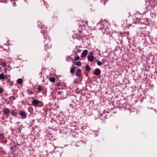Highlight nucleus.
<instances>
[{
    "mask_svg": "<svg viewBox=\"0 0 157 157\" xmlns=\"http://www.w3.org/2000/svg\"><path fill=\"white\" fill-rule=\"evenodd\" d=\"M18 114L20 115L22 119H25L27 117V113L24 110H21L19 112Z\"/></svg>",
    "mask_w": 157,
    "mask_h": 157,
    "instance_id": "f257e3e1",
    "label": "nucleus"
},
{
    "mask_svg": "<svg viewBox=\"0 0 157 157\" xmlns=\"http://www.w3.org/2000/svg\"><path fill=\"white\" fill-rule=\"evenodd\" d=\"M155 6V5L152 4L151 2H149L148 5H147L146 8L148 11H151L153 9Z\"/></svg>",
    "mask_w": 157,
    "mask_h": 157,
    "instance_id": "f03ea898",
    "label": "nucleus"
},
{
    "mask_svg": "<svg viewBox=\"0 0 157 157\" xmlns=\"http://www.w3.org/2000/svg\"><path fill=\"white\" fill-rule=\"evenodd\" d=\"M93 55V53L91 52L90 53V55L87 56V59L90 62H92L94 60V58Z\"/></svg>",
    "mask_w": 157,
    "mask_h": 157,
    "instance_id": "7ed1b4c3",
    "label": "nucleus"
},
{
    "mask_svg": "<svg viewBox=\"0 0 157 157\" xmlns=\"http://www.w3.org/2000/svg\"><path fill=\"white\" fill-rule=\"evenodd\" d=\"M41 102L40 101L36 99H33L32 101V103L34 105V106L36 107L37 106V105L40 103Z\"/></svg>",
    "mask_w": 157,
    "mask_h": 157,
    "instance_id": "20e7f679",
    "label": "nucleus"
},
{
    "mask_svg": "<svg viewBox=\"0 0 157 157\" xmlns=\"http://www.w3.org/2000/svg\"><path fill=\"white\" fill-rule=\"evenodd\" d=\"M101 73V71L99 68H96L94 72V74L96 75H99Z\"/></svg>",
    "mask_w": 157,
    "mask_h": 157,
    "instance_id": "39448f33",
    "label": "nucleus"
},
{
    "mask_svg": "<svg viewBox=\"0 0 157 157\" xmlns=\"http://www.w3.org/2000/svg\"><path fill=\"white\" fill-rule=\"evenodd\" d=\"M81 70L80 69H78L76 71L75 75L76 76L80 77L81 76Z\"/></svg>",
    "mask_w": 157,
    "mask_h": 157,
    "instance_id": "423d86ee",
    "label": "nucleus"
},
{
    "mask_svg": "<svg viewBox=\"0 0 157 157\" xmlns=\"http://www.w3.org/2000/svg\"><path fill=\"white\" fill-rule=\"evenodd\" d=\"M4 114L8 115L10 113V110L8 108H6L3 110Z\"/></svg>",
    "mask_w": 157,
    "mask_h": 157,
    "instance_id": "0eeeda50",
    "label": "nucleus"
},
{
    "mask_svg": "<svg viewBox=\"0 0 157 157\" xmlns=\"http://www.w3.org/2000/svg\"><path fill=\"white\" fill-rule=\"evenodd\" d=\"M87 51L85 50L83 51L81 54V56L82 57H84L87 55Z\"/></svg>",
    "mask_w": 157,
    "mask_h": 157,
    "instance_id": "6e6552de",
    "label": "nucleus"
},
{
    "mask_svg": "<svg viewBox=\"0 0 157 157\" xmlns=\"http://www.w3.org/2000/svg\"><path fill=\"white\" fill-rule=\"evenodd\" d=\"M7 79V77H5V75L3 73L0 74V80L6 79Z\"/></svg>",
    "mask_w": 157,
    "mask_h": 157,
    "instance_id": "1a4fd4ad",
    "label": "nucleus"
},
{
    "mask_svg": "<svg viewBox=\"0 0 157 157\" xmlns=\"http://www.w3.org/2000/svg\"><path fill=\"white\" fill-rule=\"evenodd\" d=\"M48 42V44H46L45 45V47H47L48 48H50L51 47L52 44L50 41L49 40H47Z\"/></svg>",
    "mask_w": 157,
    "mask_h": 157,
    "instance_id": "9d476101",
    "label": "nucleus"
},
{
    "mask_svg": "<svg viewBox=\"0 0 157 157\" xmlns=\"http://www.w3.org/2000/svg\"><path fill=\"white\" fill-rule=\"evenodd\" d=\"M72 67L70 69V72L71 74H73L74 73L75 71V69L76 68V67L73 65V64L72 65Z\"/></svg>",
    "mask_w": 157,
    "mask_h": 157,
    "instance_id": "9b49d317",
    "label": "nucleus"
},
{
    "mask_svg": "<svg viewBox=\"0 0 157 157\" xmlns=\"http://www.w3.org/2000/svg\"><path fill=\"white\" fill-rule=\"evenodd\" d=\"M41 33H42L43 34L44 36V38H46L47 39V35H48V33H47L46 31H41Z\"/></svg>",
    "mask_w": 157,
    "mask_h": 157,
    "instance_id": "f8f14e48",
    "label": "nucleus"
},
{
    "mask_svg": "<svg viewBox=\"0 0 157 157\" xmlns=\"http://www.w3.org/2000/svg\"><path fill=\"white\" fill-rule=\"evenodd\" d=\"M66 60L68 62H69L70 60H73L72 59L70 56H67L66 58Z\"/></svg>",
    "mask_w": 157,
    "mask_h": 157,
    "instance_id": "ddd939ff",
    "label": "nucleus"
},
{
    "mask_svg": "<svg viewBox=\"0 0 157 157\" xmlns=\"http://www.w3.org/2000/svg\"><path fill=\"white\" fill-rule=\"evenodd\" d=\"M85 69L88 71H89L90 70V67L89 65L88 64H87L86 66L85 67Z\"/></svg>",
    "mask_w": 157,
    "mask_h": 157,
    "instance_id": "4468645a",
    "label": "nucleus"
},
{
    "mask_svg": "<svg viewBox=\"0 0 157 157\" xmlns=\"http://www.w3.org/2000/svg\"><path fill=\"white\" fill-rule=\"evenodd\" d=\"M0 65L3 67H5L6 66V62L5 61L2 62L0 63Z\"/></svg>",
    "mask_w": 157,
    "mask_h": 157,
    "instance_id": "2eb2a0df",
    "label": "nucleus"
},
{
    "mask_svg": "<svg viewBox=\"0 0 157 157\" xmlns=\"http://www.w3.org/2000/svg\"><path fill=\"white\" fill-rule=\"evenodd\" d=\"M23 80L21 78L18 79L17 80V83L19 84H21Z\"/></svg>",
    "mask_w": 157,
    "mask_h": 157,
    "instance_id": "dca6fc26",
    "label": "nucleus"
},
{
    "mask_svg": "<svg viewBox=\"0 0 157 157\" xmlns=\"http://www.w3.org/2000/svg\"><path fill=\"white\" fill-rule=\"evenodd\" d=\"M11 114L13 116H17V113L15 111H12L11 113Z\"/></svg>",
    "mask_w": 157,
    "mask_h": 157,
    "instance_id": "f3484780",
    "label": "nucleus"
},
{
    "mask_svg": "<svg viewBox=\"0 0 157 157\" xmlns=\"http://www.w3.org/2000/svg\"><path fill=\"white\" fill-rule=\"evenodd\" d=\"M74 64L75 65H76L77 66H80L81 65V63L80 61H78L75 63H74Z\"/></svg>",
    "mask_w": 157,
    "mask_h": 157,
    "instance_id": "a211bd4d",
    "label": "nucleus"
},
{
    "mask_svg": "<svg viewBox=\"0 0 157 157\" xmlns=\"http://www.w3.org/2000/svg\"><path fill=\"white\" fill-rule=\"evenodd\" d=\"M96 61L97 62V64L98 65V66H100L102 65V63H101L100 61L98 59H97L96 60Z\"/></svg>",
    "mask_w": 157,
    "mask_h": 157,
    "instance_id": "6ab92c4d",
    "label": "nucleus"
},
{
    "mask_svg": "<svg viewBox=\"0 0 157 157\" xmlns=\"http://www.w3.org/2000/svg\"><path fill=\"white\" fill-rule=\"evenodd\" d=\"M50 81L52 82H54L55 81V78L54 77L50 78L49 79Z\"/></svg>",
    "mask_w": 157,
    "mask_h": 157,
    "instance_id": "aec40b11",
    "label": "nucleus"
},
{
    "mask_svg": "<svg viewBox=\"0 0 157 157\" xmlns=\"http://www.w3.org/2000/svg\"><path fill=\"white\" fill-rule=\"evenodd\" d=\"M37 89L40 92L42 90V88H41V87H40V86H38L37 87Z\"/></svg>",
    "mask_w": 157,
    "mask_h": 157,
    "instance_id": "412c9836",
    "label": "nucleus"
},
{
    "mask_svg": "<svg viewBox=\"0 0 157 157\" xmlns=\"http://www.w3.org/2000/svg\"><path fill=\"white\" fill-rule=\"evenodd\" d=\"M4 137V134L2 133L0 134V140L2 139Z\"/></svg>",
    "mask_w": 157,
    "mask_h": 157,
    "instance_id": "4be33fe9",
    "label": "nucleus"
},
{
    "mask_svg": "<svg viewBox=\"0 0 157 157\" xmlns=\"http://www.w3.org/2000/svg\"><path fill=\"white\" fill-rule=\"evenodd\" d=\"M79 59V57L78 56H76L75 58V61H77Z\"/></svg>",
    "mask_w": 157,
    "mask_h": 157,
    "instance_id": "5701e85b",
    "label": "nucleus"
},
{
    "mask_svg": "<svg viewBox=\"0 0 157 157\" xmlns=\"http://www.w3.org/2000/svg\"><path fill=\"white\" fill-rule=\"evenodd\" d=\"M73 82L74 84H77L78 83V82L76 80H74L73 81Z\"/></svg>",
    "mask_w": 157,
    "mask_h": 157,
    "instance_id": "b1692460",
    "label": "nucleus"
},
{
    "mask_svg": "<svg viewBox=\"0 0 157 157\" xmlns=\"http://www.w3.org/2000/svg\"><path fill=\"white\" fill-rule=\"evenodd\" d=\"M3 89L2 88L0 87V94H2L3 93Z\"/></svg>",
    "mask_w": 157,
    "mask_h": 157,
    "instance_id": "393cba45",
    "label": "nucleus"
},
{
    "mask_svg": "<svg viewBox=\"0 0 157 157\" xmlns=\"http://www.w3.org/2000/svg\"><path fill=\"white\" fill-rule=\"evenodd\" d=\"M80 52V50L79 49H78L77 51H76V53H79V52Z\"/></svg>",
    "mask_w": 157,
    "mask_h": 157,
    "instance_id": "a878e982",
    "label": "nucleus"
},
{
    "mask_svg": "<svg viewBox=\"0 0 157 157\" xmlns=\"http://www.w3.org/2000/svg\"><path fill=\"white\" fill-rule=\"evenodd\" d=\"M6 68H5L4 69V73H6Z\"/></svg>",
    "mask_w": 157,
    "mask_h": 157,
    "instance_id": "bb28decb",
    "label": "nucleus"
},
{
    "mask_svg": "<svg viewBox=\"0 0 157 157\" xmlns=\"http://www.w3.org/2000/svg\"><path fill=\"white\" fill-rule=\"evenodd\" d=\"M10 82V80L9 79H8L7 80L6 83H8Z\"/></svg>",
    "mask_w": 157,
    "mask_h": 157,
    "instance_id": "cd10ccee",
    "label": "nucleus"
},
{
    "mask_svg": "<svg viewBox=\"0 0 157 157\" xmlns=\"http://www.w3.org/2000/svg\"><path fill=\"white\" fill-rule=\"evenodd\" d=\"M5 77H7V78H8V77H9V76H8L7 75H5Z\"/></svg>",
    "mask_w": 157,
    "mask_h": 157,
    "instance_id": "c85d7f7f",
    "label": "nucleus"
},
{
    "mask_svg": "<svg viewBox=\"0 0 157 157\" xmlns=\"http://www.w3.org/2000/svg\"><path fill=\"white\" fill-rule=\"evenodd\" d=\"M103 3H104V5H105V4L106 2H105V0L103 1Z\"/></svg>",
    "mask_w": 157,
    "mask_h": 157,
    "instance_id": "c756f323",
    "label": "nucleus"
},
{
    "mask_svg": "<svg viewBox=\"0 0 157 157\" xmlns=\"http://www.w3.org/2000/svg\"><path fill=\"white\" fill-rule=\"evenodd\" d=\"M85 22H86V23H87L86 21Z\"/></svg>",
    "mask_w": 157,
    "mask_h": 157,
    "instance_id": "7c9ffc66",
    "label": "nucleus"
},
{
    "mask_svg": "<svg viewBox=\"0 0 157 157\" xmlns=\"http://www.w3.org/2000/svg\"><path fill=\"white\" fill-rule=\"evenodd\" d=\"M45 50H46V48H45Z\"/></svg>",
    "mask_w": 157,
    "mask_h": 157,
    "instance_id": "2f4dec72",
    "label": "nucleus"
}]
</instances>
